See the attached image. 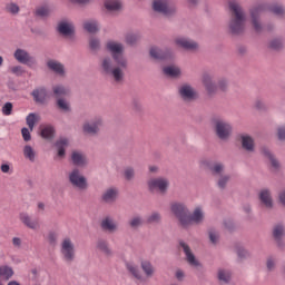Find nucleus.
Masks as SVG:
<instances>
[{
    "label": "nucleus",
    "instance_id": "obj_54",
    "mask_svg": "<svg viewBox=\"0 0 285 285\" xmlns=\"http://www.w3.org/2000/svg\"><path fill=\"white\" fill-rule=\"evenodd\" d=\"M269 48H272L273 50H279L282 48V40L279 39L272 40L269 43Z\"/></svg>",
    "mask_w": 285,
    "mask_h": 285
},
{
    "label": "nucleus",
    "instance_id": "obj_33",
    "mask_svg": "<svg viewBox=\"0 0 285 285\" xmlns=\"http://www.w3.org/2000/svg\"><path fill=\"white\" fill-rule=\"evenodd\" d=\"M140 266L147 277H153L155 275V267L150 261H142Z\"/></svg>",
    "mask_w": 285,
    "mask_h": 285
},
{
    "label": "nucleus",
    "instance_id": "obj_39",
    "mask_svg": "<svg viewBox=\"0 0 285 285\" xmlns=\"http://www.w3.org/2000/svg\"><path fill=\"white\" fill-rule=\"evenodd\" d=\"M262 153L264 156L267 157V159H269L273 168H279V161H277V159H275V156H273V154H271V150H268V148H263Z\"/></svg>",
    "mask_w": 285,
    "mask_h": 285
},
{
    "label": "nucleus",
    "instance_id": "obj_38",
    "mask_svg": "<svg viewBox=\"0 0 285 285\" xmlns=\"http://www.w3.org/2000/svg\"><path fill=\"white\" fill-rule=\"evenodd\" d=\"M14 275V271L12 267L8 265L0 266V277H4V279H10Z\"/></svg>",
    "mask_w": 285,
    "mask_h": 285
},
{
    "label": "nucleus",
    "instance_id": "obj_41",
    "mask_svg": "<svg viewBox=\"0 0 285 285\" xmlns=\"http://www.w3.org/2000/svg\"><path fill=\"white\" fill-rule=\"evenodd\" d=\"M164 73L167 75V77H179L181 71L177 67L169 66L164 68Z\"/></svg>",
    "mask_w": 285,
    "mask_h": 285
},
{
    "label": "nucleus",
    "instance_id": "obj_28",
    "mask_svg": "<svg viewBox=\"0 0 285 285\" xmlns=\"http://www.w3.org/2000/svg\"><path fill=\"white\" fill-rule=\"evenodd\" d=\"M118 194L119 191L117 190V188H109L104 193L102 199L107 204H111V202H115V199H117Z\"/></svg>",
    "mask_w": 285,
    "mask_h": 285
},
{
    "label": "nucleus",
    "instance_id": "obj_5",
    "mask_svg": "<svg viewBox=\"0 0 285 285\" xmlns=\"http://www.w3.org/2000/svg\"><path fill=\"white\" fill-rule=\"evenodd\" d=\"M62 258L68 263L75 262V243L70 238H63L60 245Z\"/></svg>",
    "mask_w": 285,
    "mask_h": 285
},
{
    "label": "nucleus",
    "instance_id": "obj_27",
    "mask_svg": "<svg viewBox=\"0 0 285 285\" xmlns=\"http://www.w3.org/2000/svg\"><path fill=\"white\" fill-rule=\"evenodd\" d=\"M242 146L248 153H253V150H255V140H253V138L248 135H243L242 136Z\"/></svg>",
    "mask_w": 285,
    "mask_h": 285
},
{
    "label": "nucleus",
    "instance_id": "obj_50",
    "mask_svg": "<svg viewBox=\"0 0 285 285\" xmlns=\"http://www.w3.org/2000/svg\"><path fill=\"white\" fill-rule=\"evenodd\" d=\"M224 171V165L217 163L212 167V173L214 175H222V173Z\"/></svg>",
    "mask_w": 285,
    "mask_h": 285
},
{
    "label": "nucleus",
    "instance_id": "obj_53",
    "mask_svg": "<svg viewBox=\"0 0 285 285\" xmlns=\"http://www.w3.org/2000/svg\"><path fill=\"white\" fill-rule=\"evenodd\" d=\"M30 129H28V128H26V127H23L22 129H21V135H22V139L24 140V141H30V139H32V136L30 135Z\"/></svg>",
    "mask_w": 285,
    "mask_h": 285
},
{
    "label": "nucleus",
    "instance_id": "obj_3",
    "mask_svg": "<svg viewBox=\"0 0 285 285\" xmlns=\"http://www.w3.org/2000/svg\"><path fill=\"white\" fill-rule=\"evenodd\" d=\"M229 10L232 12L229 20V30L232 35H242L246 28V13L236 1H229Z\"/></svg>",
    "mask_w": 285,
    "mask_h": 285
},
{
    "label": "nucleus",
    "instance_id": "obj_25",
    "mask_svg": "<svg viewBox=\"0 0 285 285\" xmlns=\"http://www.w3.org/2000/svg\"><path fill=\"white\" fill-rule=\"evenodd\" d=\"M52 91L57 99H59L61 97H68V95H70V88L62 86V85L53 86Z\"/></svg>",
    "mask_w": 285,
    "mask_h": 285
},
{
    "label": "nucleus",
    "instance_id": "obj_12",
    "mask_svg": "<svg viewBox=\"0 0 285 285\" xmlns=\"http://www.w3.org/2000/svg\"><path fill=\"white\" fill-rule=\"evenodd\" d=\"M57 30L59 35H62L63 37H70L75 33V24L69 21H61L58 23Z\"/></svg>",
    "mask_w": 285,
    "mask_h": 285
},
{
    "label": "nucleus",
    "instance_id": "obj_49",
    "mask_svg": "<svg viewBox=\"0 0 285 285\" xmlns=\"http://www.w3.org/2000/svg\"><path fill=\"white\" fill-rule=\"evenodd\" d=\"M209 239L212 244H217L219 242V234L217 230L210 229L209 230Z\"/></svg>",
    "mask_w": 285,
    "mask_h": 285
},
{
    "label": "nucleus",
    "instance_id": "obj_24",
    "mask_svg": "<svg viewBox=\"0 0 285 285\" xmlns=\"http://www.w3.org/2000/svg\"><path fill=\"white\" fill-rule=\"evenodd\" d=\"M203 83L209 95H213L214 92H217V86L213 83V78L208 73H205L203 76Z\"/></svg>",
    "mask_w": 285,
    "mask_h": 285
},
{
    "label": "nucleus",
    "instance_id": "obj_18",
    "mask_svg": "<svg viewBox=\"0 0 285 285\" xmlns=\"http://www.w3.org/2000/svg\"><path fill=\"white\" fill-rule=\"evenodd\" d=\"M177 46L184 48L185 50H197V42L188 38H178L176 39Z\"/></svg>",
    "mask_w": 285,
    "mask_h": 285
},
{
    "label": "nucleus",
    "instance_id": "obj_62",
    "mask_svg": "<svg viewBox=\"0 0 285 285\" xmlns=\"http://www.w3.org/2000/svg\"><path fill=\"white\" fill-rule=\"evenodd\" d=\"M278 199L283 206H285V190L281 191L278 195Z\"/></svg>",
    "mask_w": 285,
    "mask_h": 285
},
{
    "label": "nucleus",
    "instance_id": "obj_47",
    "mask_svg": "<svg viewBox=\"0 0 285 285\" xmlns=\"http://www.w3.org/2000/svg\"><path fill=\"white\" fill-rule=\"evenodd\" d=\"M48 14H50V8H48V7H39L36 10L37 17H48Z\"/></svg>",
    "mask_w": 285,
    "mask_h": 285
},
{
    "label": "nucleus",
    "instance_id": "obj_35",
    "mask_svg": "<svg viewBox=\"0 0 285 285\" xmlns=\"http://www.w3.org/2000/svg\"><path fill=\"white\" fill-rule=\"evenodd\" d=\"M23 157L26 159H28L31 163H35V159L37 157V153L35 151V149L32 148V146L27 145L23 148Z\"/></svg>",
    "mask_w": 285,
    "mask_h": 285
},
{
    "label": "nucleus",
    "instance_id": "obj_4",
    "mask_svg": "<svg viewBox=\"0 0 285 285\" xmlns=\"http://www.w3.org/2000/svg\"><path fill=\"white\" fill-rule=\"evenodd\" d=\"M271 10L274 14H277V17H284L285 16V8L282 4H274L269 7L266 3L259 4L258 7H255L250 10V17H252V26L255 30V32H262L264 30V27L262 26V22H259V14L262 12Z\"/></svg>",
    "mask_w": 285,
    "mask_h": 285
},
{
    "label": "nucleus",
    "instance_id": "obj_8",
    "mask_svg": "<svg viewBox=\"0 0 285 285\" xmlns=\"http://www.w3.org/2000/svg\"><path fill=\"white\" fill-rule=\"evenodd\" d=\"M148 187L151 193H165L168 190V180L166 178H153L148 181Z\"/></svg>",
    "mask_w": 285,
    "mask_h": 285
},
{
    "label": "nucleus",
    "instance_id": "obj_52",
    "mask_svg": "<svg viewBox=\"0 0 285 285\" xmlns=\"http://www.w3.org/2000/svg\"><path fill=\"white\" fill-rule=\"evenodd\" d=\"M58 237L59 236L57 235V232H49V234H48V242H49V244L55 246L57 244Z\"/></svg>",
    "mask_w": 285,
    "mask_h": 285
},
{
    "label": "nucleus",
    "instance_id": "obj_13",
    "mask_svg": "<svg viewBox=\"0 0 285 285\" xmlns=\"http://www.w3.org/2000/svg\"><path fill=\"white\" fill-rule=\"evenodd\" d=\"M179 246L183 248L188 264H190V266H199V262H197V258H195V255L190 250V247L188 246V244L180 242Z\"/></svg>",
    "mask_w": 285,
    "mask_h": 285
},
{
    "label": "nucleus",
    "instance_id": "obj_60",
    "mask_svg": "<svg viewBox=\"0 0 285 285\" xmlns=\"http://www.w3.org/2000/svg\"><path fill=\"white\" fill-rule=\"evenodd\" d=\"M131 107L134 108V110H140L141 109V102H139V100H132Z\"/></svg>",
    "mask_w": 285,
    "mask_h": 285
},
{
    "label": "nucleus",
    "instance_id": "obj_31",
    "mask_svg": "<svg viewBox=\"0 0 285 285\" xmlns=\"http://www.w3.org/2000/svg\"><path fill=\"white\" fill-rule=\"evenodd\" d=\"M71 161H72V164H75V166H85L86 155H83L79 151H73L71 154Z\"/></svg>",
    "mask_w": 285,
    "mask_h": 285
},
{
    "label": "nucleus",
    "instance_id": "obj_22",
    "mask_svg": "<svg viewBox=\"0 0 285 285\" xmlns=\"http://www.w3.org/2000/svg\"><path fill=\"white\" fill-rule=\"evenodd\" d=\"M40 130L42 139H52L55 137V127L52 125H41Z\"/></svg>",
    "mask_w": 285,
    "mask_h": 285
},
{
    "label": "nucleus",
    "instance_id": "obj_64",
    "mask_svg": "<svg viewBox=\"0 0 285 285\" xmlns=\"http://www.w3.org/2000/svg\"><path fill=\"white\" fill-rule=\"evenodd\" d=\"M218 88H220L222 90H226V80H220L218 83Z\"/></svg>",
    "mask_w": 285,
    "mask_h": 285
},
{
    "label": "nucleus",
    "instance_id": "obj_58",
    "mask_svg": "<svg viewBox=\"0 0 285 285\" xmlns=\"http://www.w3.org/2000/svg\"><path fill=\"white\" fill-rule=\"evenodd\" d=\"M278 139L281 141H285V127H279L278 128Z\"/></svg>",
    "mask_w": 285,
    "mask_h": 285
},
{
    "label": "nucleus",
    "instance_id": "obj_46",
    "mask_svg": "<svg viewBox=\"0 0 285 285\" xmlns=\"http://www.w3.org/2000/svg\"><path fill=\"white\" fill-rule=\"evenodd\" d=\"M89 48L90 50H92L94 52H97V50H99L101 48V43L99 42V39L97 38H91L89 40Z\"/></svg>",
    "mask_w": 285,
    "mask_h": 285
},
{
    "label": "nucleus",
    "instance_id": "obj_48",
    "mask_svg": "<svg viewBox=\"0 0 285 285\" xmlns=\"http://www.w3.org/2000/svg\"><path fill=\"white\" fill-rule=\"evenodd\" d=\"M138 40H139V36H137L135 33H129L126 36V42L129 46H134V43H137Z\"/></svg>",
    "mask_w": 285,
    "mask_h": 285
},
{
    "label": "nucleus",
    "instance_id": "obj_56",
    "mask_svg": "<svg viewBox=\"0 0 285 285\" xmlns=\"http://www.w3.org/2000/svg\"><path fill=\"white\" fill-rule=\"evenodd\" d=\"M228 176H222L218 180V188H226V184H228Z\"/></svg>",
    "mask_w": 285,
    "mask_h": 285
},
{
    "label": "nucleus",
    "instance_id": "obj_6",
    "mask_svg": "<svg viewBox=\"0 0 285 285\" xmlns=\"http://www.w3.org/2000/svg\"><path fill=\"white\" fill-rule=\"evenodd\" d=\"M69 181L76 188H79V190H86L88 188V180H86V177L81 175L79 169H73L69 174Z\"/></svg>",
    "mask_w": 285,
    "mask_h": 285
},
{
    "label": "nucleus",
    "instance_id": "obj_16",
    "mask_svg": "<svg viewBox=\"0 0 285 285\" xmlns=\"http://www.w3.org/2000/svg\"><path fill=\"white\" fill-rule=\"evenodd\" d=\"M69 144L70 140H68V138L66 137H61L56 141V148L58 150V157H60V159H63L66 157V147L69 146Z\"/></svg>",
    "mask_w": 285,
    "mask_h": 285
},
{
    "label": "nucleus",
    "instance_id": "obj_20",
    "mask_svg": "<svg viewBox=\"0 0 285 285\" xmlns=\"http://www.w3.org/2000/svg\"><path fill=\"white\" fill-rule=\"evenodd\" d=\"M149 52L153 59L164 60L170 57V51H163L157 47H151Z\"/></svg>",
    "mask_w": 285,
    "mask_h": 285
},
{
    "label": "nucleus",
    "instance_id": "obj_30",
    "mask_svg": "<svg viewBox=\"0 0 285 285\" xmlns=\"http://www.w3.org/2000/svg\"><path fill=\"white\" fill-rule=\"evenodd\" d=\"M285 235L284 225H276L273 230V236L277 242L278 246H282V237Z\"/></svg>",
    "mask_w": 285,
    "mask_h": 285
},
{
    "label": "nucleus",
    "instance_id": "obj_45",
    "mask_svg": "<svg viewBox=\"0 0 285 285\" xmlns=\"http://www.w3.org/2000/svg\"><path fill=\"white\" fill-rule=\"evenodd\" d=\"M57 106L60 110H63V112H68L70 110V104H68L66 99L58 98Z\"/></svg>",
    "mask_w": 285,
    "mask_h": 285
},
{
    "label": "nucleus",
    "instance_id": "obj_19",
    "mask_svg": "<svg viewBox=\"0 0 285 285\" xmlns=\"http://www.w3.org/2000/svg\"><path fill=\"white\" fill-rule=\"evenodd\" d=\"M20 220L27 228H31V230H37L39 228V222L33 220L28 214L22 213L20 214Z\"/></svg>",
    "mask_w": 285,
    "mask_h": 285
},
{
    "label": "nucleus",
    "instance_id": "obj_34",
    "mask_svg": "<svg viewBox=\"0 0 285 285\" xmlns=\"http://www.w3.org/2000/svg\"><path fill=\"white\" fill-rule=\"evenodd\" d=\"M105 8L108 12H117V10H121V3L117 0H106Z\"/></svg>",
    "mask_w": 285,
    "mask_h": 285
},
{
    "label": "nucleus",
    "instance_id": "obj_14",
    "mask_svg": "<svg viewBox=\"0 0 285 285\" xmlns=\"http://www.w3.org/2000/svg\"><path fill=\"white\" fill-rule=\"evenodd\" d=\"M179 95L184 99V101H191L195 99V89L188 85H184L179 88Z\"/></svg>",
    "mask_w": 285,
    "mask_h": 285
},
{
    "label": "nucleus",
    "instance_id": "obj_44",
    "mask_svg": "<svg viewBox=\"0 0 285 285\" xmlns=\"http://www.w3.org/2000/svg\"><path fill=\"white\" fill-rule=\"evenodd\" d=\"M13 108H14V106L12 105V102H6L2 106L1 112H2V115H4V117H10V115H12Z\"/></svg>",
    "mask_w": 285,
    "mask_h": 285
},
{
    "label": "nucleus",
    "instance_id": "obj_51",
    "mask_svg": "<svg viewBox=\"0 0 285 285\" xmlns=\"http://www.w3.org/2000/svg\"><path fill=\"white\" fill-rule=\"evenodd\" d=\"M10 72L17 77H21V75H23V68L21 66H13L10 67Z\"/></svg>",
    "mask_w": 285,
    "mask_h": 285
},
{
    "label": "nucleus",
    "instance_id": "obj_1",
    "mask_svg": "<svg viewBox=\"0 0 285 285\" xmlns=\"http://www.w3.org/2000/svg\"><path fill=\"white\" fill-rule=\"evenodd\" d=\"M107 50L111 52L112 59L104 58L101 68L106 75H111L117 83L124 81V71L128 68V60L124 57V45L109 40L107 42Z\"/></svg>",
    "mask_w": 285,
    "mask_h": 285
},
{
    "label": "nucleus",
    "instance_id": "obj_57",
    "mask_svg": "<svg viewBox=\"0 0 285 285\" xmlns=\"http://www.w3.org/2000/svg\"><path fill=\"white\" fill-rule=\"evenodd\" d=\"M266 266L267 271H275V258L268 257Z\"/></svg>",
    "mask_w": 285,
    "mask_h": 285
},
{
    "label": "nucleus",
    "instance_id": "obj_23",
    "mask_svg": "<svg viewBox=\"0 0 285 285\" xmlns=\"http://www.w3.org/2000/svg\"><path fill=\"white\" fill-rule=\"evenodd\" d=\"M47 66L50 70H53V72H57V75H60V77H63V75H66V67H63V65L58 61H55V60L48 61Z\"/></svg>",
    "mask_w": 285,
    "mask_h": 285
},
{
    "label": "nucleus",
    "instance_id": "obj_9",
    "mask_svg": "<svg viewBox=\"0 0 285 285\" xmlns=\"http://www.w3.org/2000/svg\"><path fill=\"white\" fill-rule=\"evenodd\" d=\"M153 8L155 12H160L166 17H170L175 12V9L168 4V0H154Z\"/></svg>",
    "mask_w": 285,
    "mask_h": 285
},
{
    "label": "nucleus",
    "instance_id": "obj_32",
    "mask_svg": "<svg viewBox=\"0 0 285 285\" xmlns=\"http://www.w3.org/2000/svg\"><path fill=\"white\" fill-rule=\"evenodd\" d=\"M4 12H8V14L17 17V14L21 12V8L16 2H7L4 6Z\"/></svg>",
    "mask_w": 285,
    "mask_h": 285
},
{
    "label": "nucleus",
    "instance_id": "obj_63",
    "mask_svg": "<svg viewBox=\"0 0 285 285\" xmlns=\"http://www.w3.org/2000/svg\"><path fill=\"white\" fill-rule=\"evenodd\" d=\"M176 277H177V279H179V281L184 279V272H183L181 269H178V271L176 272Z\"/></svg>",
    "mask_w": 285,
    "mask_h": 285
},
{
    "label": "nucleus",
    "instance_id": "obj_61",
    "mask_svg": "<svg viewBox=\"0 0 285 285\" xmlns=\"http://www.w3.org/2000/svg\"><path fill=\"white\" fill-rule=\"evenodd\" d=\"M237 255H238V257H246L247 255H248V252H246V249H244V248H238V250H237Z\"/></svg>",
    "mask_w": 285,
    "mask_h": 285
},
{
    "label": "nucleus",
    "instance_id": "obj_36",
    "mask_svg": "<svg viewBox=\"0 0 285 285\" xmlns=\"http://www.w3.org/2000/svg\"><path fill=\"white\" fill-rule=\"evenodd\" d=\"M126 268L136 279H141V272L139 271V267L137 265L132 263H127Z\"/></svg>",
    "mask_w": 285,
    "mask_h": 285
},
{
    "label": "nucleus",
    "instance_id": "obj_59",
    "mask_svg": "<svg viewBox=\"0 0 285 285\" xmlns=\"http://www.w3.org/2000/svg\"><path fill=\"white\" fill-rule=\"evenodd\" d=\"M12 244L16 248H21V238L19 237H13L12 238Z\"/></svg>",
    "mask_w": 285,
    "mask_h": 285
},
{
    "label": "nucleus",
    "instance_id": "obj_11",
    "mask_svg": "<svg viewBox=\"0 0 285 285\" xmlns=\"http://www.w3.org/2000/svg\"><path fill=\"white\" fill-rule=\"evenodd\" d=\"M100 228L105 230V233H116L119 226L115 223L112 217L107 216L100 222Z\"/></svg>",
    "mask_w": 285,
    "mask_h": 285
},
{
    "label": "nucleus",
    "instance_id": "obj_21",
    "mask_svg": "<svg viewBox=\"0 0 285 285\" xmlns=\"http://www.w3.org/2000/svg\"><path fill=\"white\" fill-rule=\"evenodd\" d=\"M259 199L266 208H273V198L271 197V191L268 189L261 190Z\"/></svg>",
    "mask_w": 285,
    "mask_h": 285
},
{
    "label": "nucleus",
    "instance_id": "obj_26",
    "mask_svg": "<svg viewBox=\"0 0 285 285\" xmlns=\"http://www.w3.org/2000/svg\"><path fill=\"white\" fill-rule=\"evenodd\" d=\"M39 121H41V116L35 112L29 114L26 118V124L31 132L35 130L36 124H39Z\"/></svg>",
    "mask_w": 285,
    "mask_h": 285
},
{
    "label": "nucleus",
    "instance_id": "obj_7",
    "mask_svg": "<svg viewBox=\"0 0 285 285\" xmlns=\"http://www.w3.org/2000/svg\"><path fill=\"white\" fill-rule=\"evenodd\" d=\"M233 132V126L226 121L218 119L216 120V134L219 139H228Z\"/></svg>",
    "mask_w": 285,
    "mask_h": 285
},
{
    "label": "nucleus",
    "instance_id": "obj_40",
    "mask_svg": "<svg viewBox=\"0 0 285 285\" xmlns=\"http://www.w3.org/2000/svg\"><path fill=\"white\" fill-rule=\"evenodd\" d=\"M218 279L224 284H228L230 282V271L228 269H219L218 271Z\"/></svg>",
    "mask_w": 285,
    "mask_h": 285
},
{
    "label": "nucleus",
    "instance_id": "obj_15",
    "mask_svg": "<svg viewBox=\"0 0 285 285\" xmlns=\"http://www.w3.org/2000/svg\"><path fill=\"white\" fill-rule=\"evenodd\" d=\"M31 95L36 104H46V99H48V91L43 87L33 90Z\"/></svg>",
    "mask_w": 285,
    "mask_h": 285
},
{
    "label": "nucleus",
    "instance_id": "obj_17",
    "mask_svg": "<svg viewBox=\"0 0 285 285\" xmlns=\"http://www.w3.org/2000/svg\"><path fill=\"white\" fill-rule=\"evenodd\" d=\"M99 126H101V118H97L95 121L85 124L83 130L88 135H97V132H99Z\"/></svg>",
    "mask_w": 285,
    "mask_h": 285
},
{
    "label": "nucleus",
    "instance_id": "obj_37",
    "mask_svg": "<svg viewBox=\"0 0 285 285\" xmlns=\"http://www.w3.org/2000/svg\"><path fill=\"white\" fill-rule=\"evenodd\" d=\"M97 248L105 255H111L112 252L110 250V247L108 246V240L106 239H99L97 243Z\"/></svg>",
    "mask_w": 285,
    "mask_h": 285
},
{
    "label": "nucleus",
    "instance_id": "obj_55",
    "mask_svg": "<svg viewBox=\"0 0 285 285\" xmlns=\"http://www.w3.org/2000/svg\"><path fill=\"white\" fill-rule=\"evenodd\" d=\"M132 177H135V169H132L131 167L126 168L125 169V179L130 181V179H132Z\"/></svg>",
    "mask_w": 285,
    "mask_h": 285
},
{
    "label": "nucleus",
    "instance_id": "obj_29",
    "mask_svg": "<svg viewBox=\"0 0 285 285\" xmlns=\"http://www.w3.org/2000/svg\"><path fill=\"white\" fill-rule=\"evenodd\" d=\"M83 29L91 35L99 32V22L97 20H88L83 22Z\"/></svg>",
    "mask_w": 285,
    "mask_h": 285
},
{
    "label": "nucleus",
    "instance_id": "obj_2",
    "mask_svg": "<svg viewBox=\"0 0 285 285\" xmlns=\"http://www.w3.org/2000/svg\"><path fill=\"white\" fill-rule=\"evenodd\" d=\"M170 208L171 213H174L175 217L180 222L183 228H188V226H193V224H202V222H204V210L202 207H196L191 215L188 213L186 205L181 203H173Z\"/></svg>",
    "mask_w": 285,
    "mask_h": 285
},
{
    "label": "nucleus",
    "instance_id": "obj_43",
    "mask_svg": "<svg viewBox=\"0 0 285 285\" xmlns=\"http://www.w3.org/2000/svg\"><path fill=\"white\" fill-rule=\"evenodd\" d=\"M142 224H144V218H141L140 216H134L129 220V226L131 228H139V226H141Z\"/></svg>",
    "mask_w": 285,
    "mask_h": 285
},
{
    "label": "nucleus",
    "instance_id": "obj_42",
    "mask_svg": "<svg viewBox=\"0 0 285 285\" xmlns=\"http://www.w3.org/2000/svg\"><path fill=\"white\" fill-rule=\"evenodd\" d=\"M160 222L161 215L157 212L151 213L146 220L147 224H159Z\"/></svg>",
    "mask_w": 285,
    "mask_h": 285
},
{
    "label": "nucleus",
    "instance_id": "obj_10",
    "mask_svg": "<svg viewBox=\"0 0 285 285\" xmlns=\"http://www.w3.org/2000/svg\"><path fill=\"white\" fill-rule=\"evenodd\" d=\"M13 57L19 61V63H24L27 66H35V63H37V60H35V58L23 49H17Z\"/></svg>",
    "mask_w": 285,
    "mask_h": 285
}]
</instances>
